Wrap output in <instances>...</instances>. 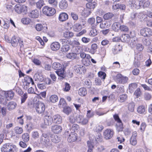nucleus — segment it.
<instances>
[{
	"label": "nucleus",
	"mask_w": 152,
	"mask_h": 152,
	"mask_svg": "<svg viewBox=\"0 0 152 152\" xmlns=\"http://www.w3.org/2000/svg\"><path fill=\"white\" fill-rule=\"evenodd\" d=\"M14 9L15 11L18 14H20L22 12L21 5L20 4L15 5Z\"/></svg>",
	"instance_id": "32"
},
{
	"label": "nucleus",
	"mask_w": 152,
	"mask_h": 152,
	"mask_svg": "<svg viewBox=\"0 0 152 152\" xmlns=\"http://www.w3.org/2000/svg\"><path fill=\"white\" fill-rule=\"evenodd\" d=\"M53 122L57 124H60L62 121V118L59 115H55L53 117Z\"/></svg>",
	"instance_id": "15"
},
{
	"label": "nucleus",
	"mask_w": 152,
	"mask_h": 152,
	"mask_svg": "<svg viewBox=\"0 0 152 152\" xmlns=\"http://www.w3.org/2000/svg\"><path fill=\"white\" fill-rule=\"evenodd\" d=\"M50 47L52 50L56 51L59 49L60 48V45L58 42H54L51 44Z\"/></svg>",
	"instance_id": "11"
},
{
	"label": "nucleus",
	"mask_w": 152,
	"mask_h": 152,
	"mask_svg": "<svg viewBox=\"0 0 152 152\" xmlns=\"http://www.w3.org/2000/svg\"><path fill=\"white\" fill-rule=\"evenodd\" d=\"M28 97L27 94L26 93H24L23 95L21 96V103H24Z\"/></svg>",
	"instance_id": "55"
},
{
	"label": "nucleus",
	"mask_w": 152,
	"mask_h": 152,
	"mask_svg": "<svg viewBox=\"0 0 152 152\" xmlns=\"http://www.w3.org/2000/svg\"><path fill=\"white\" fill-rule=\"evenodd\" d=\"M96 5V3L95 2H88L86 4V7L87 9L91 10L92 9H94Z\"/></svg>",
	"instance_id": "26"
},
{
	"label": "nucleus",
	"mask_w": 152,
	"mask_h": 152,
	"mask_svg": "<svg viewBox=\"0 0 152 152\" xmlns=\"http://www.w3.org/2000/svg\"><path fill=\"white\" fill-rule=\"evenodd\" d=\"M130 38L129 36L127 34H124L122 35L121 37V40L123 42H127L128 39Z\"/></svg>",
	"instance_id": "31"
},
{
	"label": "nucleus",
	"mask_w": 152,
	"mask_h": 152,
	"mask_svg": "<svg viewBox=\"0 0 152 152\" xmlns=\"http://www.w3.org/2000/svg\"><path fill=\"white\" fill-rule=\"evenodd\" d=\"M31 20L28 18H24L21 19L22 22L24 24H28L30 23Z\"/></svg>",
	"instance_id": "51"
},
{
	"label": "nucleus",
	"mask_w": 152,
	"mask_h": 152,
	"mask_svg": "<svg viewBox=\"0 0 152 152\" xmlns=\"http://www.w3.org/2000/svg\"><path fill=\"white\" fill-rule=\"evenodd\" d=\"M50 100L51 102L54 103L58 101V97L56 95H52L50 96Z\"/></svg>",
	"instance_id": "39"
},
{
	"label": "nucleus",
	"mask_w": 152,
	"mask_h": 152,
	"mask_svg": "<svg viewBox=\"0 0 152 152\" xmlns=\"http://www.w3.org/2000/svg\"><path fill=\"white\" fill-rule=\"evenodd\" d=\"M91 10L87 8V9L85 10L84 11V15L86 17H87L91 14Z\"/></svg>",
	"instance_id": "57"
},
{
	"label": "nucleus",
	"mask_w": 152,
	"mask_h": 152,
	"mask_svg": "<svg viewBox=\"0 0 152 152\" xmlns=\"http://www.w3.org/2000/svg\"><path fill=\"white\" fill-rule=\"evenodd\" d=\"M66 57L71 59H74L76 58L77 56V54L75 53H69L67 54L66 56Z\"/></svg>",
	"instance_id": "42"
},
{
	"label": "nucleus",
	"mask_w": 152,
	"mask_h": 152,
	"mask_svg": "<svg viewBox=\"0 0 152 152\" xmlns=\"http://www.w3.org/2000/svg\"><path fill=\"white\" fill-rule=\"evenodd\" d=\"M98 76L101 78L102 79H103V80L104 79L106 76V74L105 73L102 72H99L98 73Z\"/></svg>",
	"instance_id": "58"
},
{
	"label": "nucleus",
	"mask_w": 152,
	"mask_h": 152,
	"mask_svg": "<svg viewBox=\"0 0 152 152\" xmlns=\"http://www.w3.org/2000/svg\"><path fill=\"white\" fill-rule=\"evenodd\" d=\"M28 16L32 18H37L39 16V11L37 10H33L29 13Z\"/></svg>",
	"instance_id": "16"
},
{
	"label": "nucleus",
	"mask_w": 152,
	"mask_h": 152,
	"mask_svg": "<svg viewBox=\"0 0 152 152\" xmlns=\"http://www.w3.org/2000/svg\"><path fill=\"white\" fill-rule=\"evenodd\" d=\"M36 111L39 114H43L45 110L44 104L41 102L37 103L35 107Z\"/></svg>",
	"instance_id": "7"
},
{
	"label": "nucleus",
	"mask_w": 152,
	"mask_h": 152,
	"mask_svg": "<svg viewBox=\"0 0 152 152\" xmlns=\"http://www.w3.org/2000/svg\"><path fill=\"white\" fill-rule=\"evenodd\" d=\"M9 94V91L0 90V103L8 106L10 105Z\"/></svg>",
	"instance_id": "2"
},
{
	"label": "nucleus",
	"mask_w": 152,
	"mask_h": 152,
	"mask_svg": "<svg viewBox=\"0 0 152 152\" xmlns=\"http://www.w3.org/2000/svg\"><path fill=\"white\" fill-rule=\"evenodd\" d=\"M51 129L52 131L54 133L58 134L62 131V129L61 126L58 125H55L52 126Z\"/></svg>",
	"instance_id": "13"
},
{
	"label": "nucleus",
	"mask_w": 152,
	"mask_h": 152,
	"mask_svg": "<svg viewBox=\"0 0 152 152\" xmlns=\"http://www.w3.org/2000/svg\"><path fill=\"white\" fill-rule=\"evenodd\" d=\"M111 25V23L107 21H102L100 25V27L102 28H107L109 27Z\"/></svg>",
	"instance_id": "22"
},
{
	"label": "nucleus",
	"mask_w": 152,
	"mask_h": 152,
	"mask_svg": "<svg viewBox=\"0 0 152 152\" xmlns=\"http://www.w3.org/2000/svg\"><path fill=\"white\" fill-rule=\"evenodd\" d=\"M18 42H20V40L18 38L14 36L11 39V43L13 47L16 46Z\"/></svg>",
	"instance_id": "21"
},
{
	"label": "nucleus",
	"mask_w": 152,
	"mask_h": 152,
	"mask_svg": "<svg viewBox=\"0 0 152 152\" xmlns=\"http://www.w3.org/2000/svg\"><path fill=\"white\" fill-rule=\"evenodd\" d=\"M128 3L132 7L138 9L140 8L141 5H143V2L142 1H138L136 0H129Z\"/></svg>",
	"instance_id": "5"
},
{
	"label": "nucleus",
	"mask_w": 152,
	"mask_h": 152,
	"mask_svg": "<svg viewBox=\"0 0 152 152\" xmlns=\"http://www.w3.org/2000/svg\"><path fill=\"white\" fill-rule=\"evenodd\" d=\"M137 84L135 83L130 84L129 85V90L132 91L137 88Z\"/></svg>",
	"instance_id": "53"
},
{
	"label": "nucleus",
	"mask_w": 152,
	"mask_h": 152,
	"mask_svg": "<svg viewBox=\"0 0 152 152\" xmlns=\"http://www.w3.org/2000/svg\"><path fill=\"white\" fill-rule=\"evenodd\" d=\"M82 29V26L79 23H75L74 26V29L76 31H78Z\"/></svg>",
	"instance_id": "41"
},
{
	"label": "nucleus",
	"mask_w": 152,
	"mask_h": 152,
	"mask_svg": "<svg viewBox=\"0 0 152 152\" xmlns=\"http://www.w3.org/2000/svg\"><path fill=\"white\" fill-rule=\"evenodd\" d=\"M88 122V120L87 118H84L83 116L79 124L83 125H85L87 124Z\"/></svg>",
	"instance_id": "61"
},
{
	"label": "nucleus",
	"mask_w": 152,
	"mask_h": 152,
	"mask_svg": "<svg viewBox=\"0 0 152 152\" xmlns=\"http://www.w3.org/2000/svg\"><path fill=\"white\" fill-rule=\"evenodd\" d=\"M48 2L53 7H55L57 6L58 1L57 0H48Z\"/></svg>",
	"instance_id": "37"
},
{
	"label": "nucleus",
	"mask_w": 152,
	"mask_h": 152,
	"mask_svg": "<svg viewBox=\"0 0 152 152\" xmlns=\"http://www.w3.org/2000/svg\"><path fill=\"white\" fill-rule=\"evenodd\" d=\"M22 138L23 140L26 142H27L29 140V135L27 133H25L22 135Z\"/></svg>",
	"instance_id": "40"
},
{
	"label": "nucleus",
	"mask_w": 152,
	"mask_h": 152,
	"mask_svg": "<svg viewBox=\"0 0 152 152\" xmlns=\"http://www.w3.org/2000/svg\"><path fill=\"white\" fill-rule=\"evenodd\" d=\"M83 116L82 115H76V122L78 123H80V122L82 120Z\"/></svg>",
	"instance_id": "62"
},
{
	"label": "nucleus",
	"mask_w": 152,
	"mask_h": 152,
	"mask_svg": "<svg viewBox=\"0 0 152 152\" xmlns=\"http://www.w3.org/2000/svg\"><path fill=\"white\" fill-rule=\"evenodd\" d=\"M103 134L104 138L106 139H108L113 137V132L111 129H107L104 132Z\"/></svg>",
	"instance_id": "9"
},
{
	"label": "nucleus",
	"mask_w": 152,
	"mask_h": 152,
	"mask_svg": "<svg viewBox=\"0 0 152 152\" xmlns=\"http://www.w3.org/2000/svg\"><path fill=\"white\" fill-rule=\"evenodd\" d=\"M113 16L112 13L109 12L105 14L103 16V18L104 20H108L111 18Z\"/></svg>",
	"instance_id": "46"
},
{
	"label": "nucleus",
	"mask_w": 152,
	"mask_h": 152,
	"mask_svg": "<svg viewBox=\"0 0 152 152\" xmlns=\"http://www.w3.org/2000/svg\"><path fill=\"white\" fill-rule=\"evenodd\" d=\"M122 47L120 45H113L112 51L114 54H118L119 52L122 50Z\"/></svg>",
	"instance_id": "12"
},
{
	"label": "nucleus",
	"mask_w": 152,
	"mask_h": 152,
	"mask_svg": "<svg viewBox=\"0 0 152 152\" xmlns=\"http://www.w3.org/2000/svg\"><path fill=\"white\" fill-rule=\"evenodd\" d=\"M51 138L52 141L55 143H58L61 140L60 137L55 134L51 135Z\"/></svg>",
	"instance_id": "19"
},
{
	"label": "nucleus",
	"mask_w": 152,
	"mask_h": 152,
	"mask_svg": "<svg viewBox=\"0 0 152 152\" xmlns=\"http://www.w3.org/2000/svg\"><path fill=\"white\" fill-rule=\"evenodd\" d=\"M42 11L44 14L48 16L53 15L56 12V10L53 7H50L47 6L43 7Z\"/></svg>",
	"instance_id": "4"
},
{
	"label": "nucleus",
	"mask_w": 152,
	"mask_h": 152,
	"mask_svg": "<svg viewBox=\"0 0 152 152\" xmlns=\"http://www.w3.org/2000/svg\"><path fill=\"white\" fill-rule=\"evenodd\" d=\"M68 121L69 123L73 124L76 121V117H74L73 115H70L68 117Z\"/></svg>",
	"instance_id": "52"
},
{
	"label": "nucleus",
	"mask_w": 152,
	"mask_h": 152,
	"mask_svg": "<svg viewBox=\"0 0 152 152\" xmlns=\"http://www.w3.org/2000/svg\"><path fill=\"white\" fill-rule=\"evenodd\" d=\"M88 149V152H92L93 149L94 148V146L93 142L88 141L87 142Z\"/></svg>",
	"instance_id": "34"
},
{
	"label": "nucleus",
	"mask_w": 152,
	"mask_h": 152,
	"mask_svg": "<svg viewBox=\"0 0 152 152\" xmlns=\"http://www.w3.org/2000/svg\"><path fill=\"white\" fill-rule=\"evenodd\" d=\"M15 132L18 134H21L23 132V130L21 127L17 126L15 128Z\"/></svg>",
	"instance_id": "54"
},
{
	"label": "nucleus",
	"mask_w": 152,
	"mask_h": 152,
	"mask_svg": "<svg viewBox=\"0 0 152 152\" xmlns=\"http://www.w3.org/2000/svg\"><path fill=\"white\" fill-rule=\"evenodd\" d=\"M87 93V91L85 88H81L79 90L78 94L80 96H84Z\"/></svg>",
	"instance_id": "28"
},
{
	"label": "nucleus",
	"mask_w": 152,
	"mask_h": 152,
	"mask_svg": "<svg viewBox=\"0 0 152 152\" xmlns=\"http://www.w3.org/2000/svg\"><path fill=\"white\" fill-rule=\"evenodd\" d=\"M73 35V33L68 30H66L64 32L63 36L65 38H70L72 37Z\"/></svg>",
	"instance_id": "24"
},
{
	"label": "nucleus",
	"mask_w": 152,
	"mask_h": 152,
	"mask_svg": "<svg viewBox=\"0 0 152 152\" xmlns=\"http://www.w3.org/2000/svg\"><path fill=\"white\" fill-rule=\"evenodd\" d=\"M137 135L136 132H133L132 135V136L130 139V142L131 145H135L137 143L136 137Z\"/></svg>",
	"instance_id": "14"
},
{
	"label": "nucleus",
	"mask_w": 152,
	"mask_h": 152,
	"mask_svg": "<svg viewBox=\"0 0 152 152\" xmlns=\"http://www.w3.org/2000/svg\"><path fill=\"white\" fill-rule=\"evenodd\" d=\"M59 7L61 9H65L68 7V4L67 1L65 0L61 1L59 3Z\"/></svg>",
	"instance_id": "18"
},
{
	"label": "nucleus",
	"mask_w": 152,
	"mask_h": 152,
	"mask_svg": "<svg viewBox=\"0 0 152 152\" xmlns=\"http://www.w3.org/2000/svg\"><path fill=\"white\" fill-rule=\"evenodd\" d=\"M83 67V66L80 65H76L74 67V70L76 72L79 73L80 72V69Z\"/></svg>",
	"instance_id": "47"
},
{
	"label": "nucleus",
	"mask_w": 152,
	"mask_h": 152,
	"mask_svg": "<svg viewBox=\"0 0 152 152\" xmlns=\"http://www.w3.org/2000/svg\"><path fill=\"white\" fill-rule=\"evenodd\" d=\"M98 48V45L96 43H93L91 45V48L92 50L94 53L96 51Z\"/></svg>",
	"instance_id": "64"
},
{
	"label": "nucleus",
	"mask_w": 152,
	"mask_h": 152,
	"mask_svg": "<svg viewBox=\"0 0 152 152\" xmlns=\"http://www.w3.org/2000/svg\"><path fill=\"white\" fill-rule=\"evenodd\" d=\"M141 34L144 37H150L152 35V31L149 28H145L142 29L140 32Z\"/></svg>",
	"instance_id": "6"
},
{
	"label": "nucleus",
	"mask_w": 152,
	"mask_h": 152,
	"mask_svg": "<svg viewBox=\"0 0 152 152\" xmlns=\"http://www.w3.org/2000/svg\"><path fill=\"white\" fill-rule=\"evenodd\" d=\"M117 81L120 83L124 84L127 83L128 78L126 77H124L121 74H118L116 76Z\"/></svg>",
	"instance_id": "8"
},
{
	"label": "nucleus",
	"mask_w": 152,
	"mask_h": 152,
	"mask_svg": "<svg viewBox=\"0 0 152 152\" xmlns=\"http://www.w3.org/2000/svg\"><path fill=\"white\" fill-rule=\"evenodd\" d=\"M37 7L40 9L45 4L44 1L43 0H39L36 3Z\"/></svg>",
	"instance_id": "38"
},
{
	"label": "nucleus",
	"mask_w": 152,
	"mask_h": 152,
	"mask_svg": "<svg viewBox=\"0 0 152 152\" xmlns=\"http://www.w3.org/2000/svg\"><path fill=\"white\" fill-rule=\"evenodd\" d=\"M134 94L136 96L137 98H138L140 96L142 95V92L140 90V88H137L135 91Z\"/></svg>",
	"instance_id": "49"
},
{
	"label": "nucleus",
	"mask_w": 152,
	"mask_h": 152,
	"mask_svg": "<svg viewBox=\"0 0 152 152\" xmlns=\"http://www.w3.org/2000/svg\"><path fill=\"white\" fill-rule=\"evenodd\" d=\"M68 18V15L66 13L63 12L61 13L59 16V20L61 21L66 20Z\"/></svg>",
	"instance_id": "20"
},
{
	"label": "nucleus",
	"mask_w": 152,
	"mask_h": 152,
	"mask_svg": "<svg viewBox=\"0 0 152 152\" xmlns=\"http://www.w3.org/2000/svg\"><path fill=\"white\" fill-rule=\"evenodd\" d=\"M17 104L14 102H10V109H14L17 106Z\"/></svg>",
	"instance_id": "63"
},
{
	"label": "nucleus",
	"mask_w": 152,
	"mask_h": 152,
	"mask_svg": "<svg viewBox=\"0 0 152 152\" xmlns=\"http://www.w3.org/2000/svg\"><path fill=\"white\" fill-rule=\"evenodd\" d=\"M32 137L34 139L39 138V134L38 132L37 131H34L31 133Z\"/></svg>",
	"instance_id": "48"
},
{
	"label": "nucleus",
	"mask_w": 152,
	"mask_h": 152,
	"mask_svg": "<svg viewBox=\"0 0 152 152\" xmlns=\"http://www.w3.org/2000/svg\"><path fill=\"white\" fill-rule=\"evenodd\" d=\"M53 69L56 70L57 71L60 70L62 69V66L61 64L58 62L53 63L52 65Z\"/></svg>",
	"instance_id": "23"
},
{
	"label": "nucleus",
	"mask_w": 152,
	"mask_h": 152,
	"mask_svg": "<svg viewBox=\"0 0 152 152\" xmlns=\"http://www.w3.org/2000/svg\"><path fill=\"white\" fill-rule=\"evenodd\" d=\"M53 122V118L49 115H46L44 116V123L46 126L51 125Z\"/></svg>",
	"instance_id": "10"
},
{
	"label": "nucleus",
	"mask_w": 152,
	"mask_h": 152,
	"mask_svg": "<svg viewBox=\"0 0 152 152\" xmlns=\"http://www.w3.org/2000/svg\"><path fill=\"white\" fill-rule=\"evenodd\" d=\"M104 127L101 125H97L93 129V130L96 132H101L103 129Z\"/></svg>",
	"instance_id": "29"
},
{
	"label": "nucleus",
	"mask_w": 152,
	"mask_h": 152,
	"mask_svg": "<svg viewBox=\"0 0 152 152\" xmlns=\"http://www.w3.org/2000/svg\"><path fill=\"white\" fill-rule=\"evenodd\" d=\"M120 30L122 31L126 32L128 31L129 29L127 26H126L123 25H121V27H120Z\"/></svg>",
	"instance_id": "59"
},
{
	"label": "nucleus",
	"mask_w": 152,
	"mask_h": 152,
	"mask_svg": "<svg viewBox=\"0 0 152 152\" xmlns=\"http://www.w3.org/2000/svg\"><path fill=\"white\" fill-rule=\"evenodd\" d=\"M66 102L64 99L63 98H61L58 104V106L60 107L64 108L66 105Z\"/></svg>",
	"instance_id": "44"
},
{
	"label": "nucleus",
	"mask_w": 152,
	"mask_h": 152,
	"mask_svg": "<svg viewBox=\"0 0 152 152\" xmlns=\"http://www.w3.org/2000/svg\"><path fill=\"white\" fill-rule=\"evenodd\" d=\"M95 19L94 18H89L88 20V23L92 26V27L96 28V25H95Z\"/></svg>",
	"instance_id": "30"
},
{
	"label": "nucleus",
	"mask_w": 152,
	"mask_h": 152,
	"mask_svg": "<svg viewBox=\"0 0 152 152\" xmlns=\"http://www.w3.org/2000/svg\"><path fill=\"white\" fill-rule=\"evenodd\" d=\"M40 142L41 144L48 149H51L53 147L50 141L48 135L45 133H42L41 136Z\"/></svg>",
	"instance_id": "1"
},
{
	"label": "nucleus",
	"mask_w": 152,
	"mask_h": 152,
	"mask_svg": "<svg viewBox=\"0 0 152 152\" xmlns=\"http://www.w3.org/2000/svg\"><path fill=\"white\" fill-rule=\"evenodd\" d=\"M137 111L139 113H144L145 112V108L144 106H140L137 108Z\"/></svg>",
	"instance_id": "45"
},
{
	"label": "nucleus",
	"mask_w": 152,
	"mask_h": 152,
	"mask_svg": "<svg viewBox=\"0 0 152 152\" xmlns=\"http://www.w3.org/2000/svg\"><path fill=\"white\" fill-rule=\"evenodd\" d=\"M127 95L125 94L120 95L119 97L118 101L121 102H124L127 99Z\"/></svg>",
	"instance_id": "33"
},
{
	"label": "nucleus",
	"mask_w": 152,
	"mask_h": 152,
	"mask_svg": "<svg viewBox=\"0 0 152 152\" xmlns=\"http://www.w3.org/2000/svg\"><path fill=\"white\" fill-rule=\"evenodd\" d=\"M113 117L115 120L118 123L121 124L120 125L121 126V130H122L123 129V126L122 124V121L119 118L118 116L117 115H113Z\"/></svg>",
	"instance_id": "36"
},
{
	"label": "nucleus",
	"mask_w": 152,
	"mask_h": 152,
	"mask_svg": "<svg viewBox=\"0 0 152 152\" xmlns=\"http://www.w3.org/2000/svg\"><path fill=\"white\" fill-rule=\"evenodd\" d=\"M95 28L92 27V29L89 33L90 36L94 37L96 36L98 33L99 32L95 29Z\"/></svg>",
	"instance_id": "43"
},
{
	"label": "nucleus",
	"mask_w": 152,
	"mask_h": 152,
	"mask_svg": "<svg viewBox=\"0 0 152 152\" xmlns=\"http://www.w3.org/2000/svg\"><path fill=\"white\" fill-rule=\"evenodd\" d=\"M134 104L133 102H131L128 105V108L129 110L133 112L134 110Z\"/></svg>",
	"instance_id": "50"
},
{
	"label": "nucleus",
	"mask_w": 152,
	"mask_h": 152,
	"mask_svg": "<svg viewBox=\"0 0 152 152\" xmlns=\"http://www.w3.org/2000/svg\"><path fill=\"white\" fill-rule=\"evenodd\" d=\"M17 149L16 147L14 145H10V152H17Z\"/></svg>",
	"instance_id": "60"
},
{
	"label": "nucleus",
	"mask_w": 152,
	"mask_h": 152,
	"mask_svg": "<svg viewBox=\"0 0 152 152\" xmlns=\"http://www.w3.org/2000/svg\"><path fill=\"white\" fill-rule=\"evenodd\" d=\"M2 152H10V143H6L1 148Z\"/></svg>",
	"instance_id": "27"
},
{
	"label": "nucleus",
	"mask_w": 152,
	"mask_h": 152,
	"mask_svg": "<svg viewBox=\"0 0 152 152\" xmlns=\"http://www.w3.org/2000/svg\"><path fill=\"white\" fill-rule=\"evenodd\" d=\"M56 72L58 76L64 77V71L63 70V69L56 71Z\"/></svg>",
	"instance_id": "56"
},
{
	"label": "nucleus",
	"mask_w": 152,
	"mask_h": 152,
	"mask_svg": "<svg viewBox=\"0 0 152 152\" xmlns=\"http://www.w3.org/2000/svg\"><path fill=\"white\" fill-rule=\"evenodd\" d=\"M63 111L64 113L68 115L71 113L72 109L69 107H65L63 108Z\"/></svg>",
	"instance_id": "35"
},
{
	"label": "nucleus",
	"mask_w": 152,
	"mask_h": 152,
	"mask_svg": "<svg viewBox=\"0 0 152 152\" xmlns=\"http://www.w3.org/2000/svg\"><path fill=\"white\" fill-rule=\"evenodd\" d=\"M65 137H68V141L70 142L76 141L77 139V134L75 132H71L69 134L68 131H65L64 134Z\"/></svg>",
	"instance_id": "3"
},
{
	"label": "nucleus",
	"mask_w": 152,
	"mask_h": 152,
	"mask_svg": "<svg viewBox=\"0 0 152 152\" xmlns=\"http://www.w3.org/2000/svg\"><path fill=\"white\" fill-rule=\"evenodd\" d=\"M70 48L69 45H63L60 50V53L61 55L65 54L69 49Z\"/></svg>",
	"instance_id": "17"
},
{
	"label": "nucleus",
	"mask_w": 152,
	"mask_h": 152,
	"mask_svg": "<svg viewBox=\"0 0 152 152\" xmlns=\"http://www.w3.org/2000/svg\"><path fill=\"white\" fill-rule=\"evenodd\" d=\"M121 25L120 23L119 22L114 23L112 26L113 29L115 31H117L120 29Z\"/></svg>",
	"instance_id": "25"
}]
</instances>
